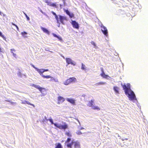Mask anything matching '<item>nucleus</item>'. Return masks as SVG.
Returning <instances> with one entry per match:
<instances>
[{"label":"nucleus","instance_id":"f257e3e1","mask_svg":"<svg viewBox=\"0 0 148 148\" xmlns=\"http://www.w3.org/2000/svg\"><path fill=\"white\" fill-rule=\"evenodd\" d=\"M121 85L124 90L125 95L129 98L130 100L134 101L135 100L137 101V99L135 95L134 92L131 89L130 84L127 83V84L122 83Z\"/></svg>","mask_w":148,"mask_h":148},{"label":"nucleus","instance_id":"f03ea898","mask_svg":"<svg viewBox=\"0 0 148 148\" xmlns=\"http://www.w3.org/2000/svg\"><path fill=\"white\" fill-rule=\"evenodd\" d=\"M48 121H49L51 123V124H53L55 127L60 129L65 130L68 127V125L66 123H64L63 125H62L57 123H54L53 119L51 118L49 119Z\"/></svg>","mask_w":148,"mask_h":148},{"label":"nucleus","instance_id":"7ed1b4c3","mask_svg":"<svg viewBox=\"0 0 148 148\" xmlns=\"http://www.w3.org/2000/svg\"><path fill=\"white\" fill-rule=\"evenodd\" d=\"M32 86L39 90L41 93V96H44L46 95V90L45 88L41 87L38 85H36L34 84H32Z\"/></svg>","mask_w":148,"mask_h":148},{"label":"nucleus","instance_id":"20e7f679","mask_svg":"<svg viewBox=\"0 0 148 148\" xmlns=\"http://www.w3.org/2000/svg\"><path fill=\"white\" fill-rule=\"evenodd\" d=\"M94 100H91L89 101L88 104V105L90 107H91L93 109H96L98 110H100L99 108L97 106L93 105V103L94 102Z\"/></svg>","mask_w":148,"mask_h":148},{"label":"nucleus","instance_id":"39448f33","mask_svg":"<svg viewBox=\"0 0 148 148\" xmlns=\"http://www.w3.org/2000/svg\"><path fill=\"white\" fill-rule=\"evenodd\" d=\"M71 23L73 27L76 29H79V24L76 21L71 20Z\"/></svg>","mask_w":148,"mask_h":148},{"label":"nucleus","instance_id":"423d86ee","mask_svg":"<svg viewBox=\"0 0 148 148\" xmlns=\"http://www.w3.org/2000/svg\"><path fill=\"white\" fill-rule=\"evenodd\" d=\"M101 27L102 28L101 31L106 36H107L108 34V31L107 28L102 25Z\"/></svg>","mask_w":148,"mask_h":148},{"label":"nucleus","instance_id":"0eeeda50","mask_svg":"<svg viewBox=\"0 0 148 148\" xmlns=\"http://www.w3.org/2000/svg\"><path fill=\"white\" fill-rule=\"evenodd\" d=\"M66 61L68 64H71L73 66H75L76 65L75 63L69 58H66Z\"/></svg>","mask_w":148,"mask_h":148},{"label":"nucleus","instance_id":"6e6552de","mask_svg":"<svg viewBox=\"0 0 148 148\" xmlns=\"http://www.w3.org/2000/svg\"><path fill=\"white\" fill-rule=\"evenodd\" d=\"M59 17L60 21L63 24H64V20H67L66 17L65 16H62L61 15H59Z\"/></svg>","mask_w":148,"mask_h":148},{"label":"nucleus","instance_id":"1a4fd4ad","mask_svg":"<svg viewBox=\"0 0 148 148\" xmlns=\"http://www.w3.org/2000/svg\"><path fill=\"white\" fill-rule=\"evenodd\" d=\"M65 12L66 14L68 15L71 18H72L74 16V14L73 13L69 12L68 10H66Z\"/></svg>","mask_w":148,"mask_h":148},{"label":"nucleus","instance_id":"9d476101","mask_svg":"<svg viewBox=\"0 0 148 148\" xmlns=\"http://www.w3.org/2000/svg\"><path fill=\"white\" fill-rule=\"evenodd\" d=\"M74 143V140H72V143L71 144H68L67 145H65V148H72V146Z\"/></svg>","mask_w":148,"mask_h":148},{"label":"nucleus","instance_id":"9b49d317","mask_svg":"<svg viewBox=\"0 0 148 148\" xmlns=\"http://www.w3.org/2000/svg\"><path fill=\"white\" fill-rule=\"evenodd\" d=\"M74 148H79L80 147L79 143L78 142H75L74 141Z\"/></svg>","mask_w":148,"mask_h":148},{"label":"nucleus","instance_id":"f8f14e48","mask_svg":"<svg viewBox=\"0 0 148 148\" xmlns=\"http://www.w3.org/2000/svg\"><path fill=\"white\" fill-rule=\"evenodd\" d=\"M21 103H23V104H27L28 105H31V106H33L34 107H35V106L34 104H32V103H30V102H28L27 101L25 100H22Z\"/></svg>","mask_w":148,"mask_h":148},{"label":"nucleus","instance_id":"ddd939ff","mask_svg":"<svg viewBox=\"0 0 148 148\" xmlns=\"http://www.w3.org/2000/svg\"><path fill=\"white\" fill-rule=\"evenodd\" d=\"M66 100L70 102L73 105H75V100L73 99H72L67 98Z\"/></svg>","mask_w":148,"mask_h":148},{"label":"nucleus","instance_id":"4468645a","mask_svg":"<svg viewBox=\"0 0 148 148\" xmlns=\"http://www.w3.org/2000/svg\"><path fill=\"white\" fill-rule=\"evenodd\" d=\"M41 29L45 33L48 34H49V31L47 29L42 27H41Z\"/></svg>","mask_w":148,"mask_h":148},{"label":"nucleus","instance_id":"2eb2a0df","mask_svg":"<svg viewBox=\"0 0 148 148\" xmlns=\"http://www.w3.org/2000/svg\"><path fill=\"white\" fill-rule=\"evenodd\" d=\"M40 74V75L42 76V75H43L42 73L45 72L43 69H37V71Z\"/></svg>","mask_w":148,"mask_h":148},{"label":"nucleus","instance_id":"dca6fc26","mask_svg":"<svg viewBox=\"0 0 148 148\" xmlns=\"http://www.w3.org/2000/svg\"><path fill=\"white\" fill-rule=\"evenodd\" d=\"M113 90L116 94L119 93V88L117 86H114L113 88Z\"/></svg>","mask_w":148,"mask_h":148},{"label":"nucleus","instance_id":"f3484780","mask_svg":"<svg viewBox=\"0 0 148 148\" xmlns=\"http://www.w3.org/2000/svg\"><path fill=\"white\" fill-rule=\"evenodd\" d=\"M71 141V139L70 138H68L65 142V145H67V144L69 143L71 144L72 143V141L71 143H70Z\"/></svg>","mask_w":148,"mask_h":148},{"label":"nucleus","instance_id":"a211bd4d","mask_svg":"<svg viewBox=\"0 0 148 148\" xmlns=\"http://www.w3.org/2000/svg\"><path fill=\"white\" fill-rule=\"evenodd\" d=\"M56 147L55 148H63L62 146L60 143H58L57 144H56Z\"/></svg>","mask_w":148,"mask_h":148},{"label":"nucleus","instance_id":"6ab92c4d","mask_svg":"<svg viewBox=\"0 0 148 148\" xmlns=\"http://www.w3.org/2000/svg\"><path fill=\"white\" fill-rule=\"evenodd\" d=\"M69 79L71 82H75L76 81V78L74 77H71Z\"/></svg>","mask_w":148,"mask_h":148},{"label":"nucleus","instance_id":"aec40b11","mask_svg":"<svg viewBox=\"0 0 148 148\" xmlns=\"http://www.w3.org/2000/svg\"><path fill=\"white\" fill-rule=\"evenodd\" d=\"M48 5H49L50 6H51L52 7H55L56 8L57 7L55 3H53L50 2L49 3Z\"/></svg>","mask_w":148,"mask_h":148},{"label":"nucleus","instance_id":"412c9836","mask_svg":"<svg viewBox=\"0 0 148 148\" xmlns=\"http://www.w3.org/2000/svg\"><path fill=\"white\" fill-rule=\"evenodd\" d=\"M102 73L101 74V75L103 77L106 78L108 76V75H107L105 74L103 71H102Z\"/></svg>","mask_w":148,"mask_h":148},{"label":"nucleus","instance_id":"4be33fe9","mask_svg":"<svg viewBox=\"0 0 148 148\" xmlns=\"http://www.w3.org/2000/svg\"><path fill=\"white\" fill-rule=\"evenodd\" d=\"M64 100L63 97L61 96H59L58 97V101L59 102L61 101L62 102H63L64 101Z\"/></svg>","mask_w":148,"mask_h":148},{"label":"nucleus","instance_id":"5701e85b","mask_svg":"<svg viewBox=\"0 0 148 148\" xmlns=\"http://www.w3.org/2000/svg\"><path fill=\"white\" fill-rule=\"evenodd\" d=\"M70 83H71V82L69 79H67L65 82H64V84L65 85H68Z\"/></svg>","mask_w":148,"mask_h":148},{"label":"nucleus","instance_id":"b1692460","mask_svg":"<svg viewBox=\"0 0 148 148\" xmlns=\"http://www.w3.org/2000/svg\"><path fill=\"white\" fill-rule=\"evenodd\" d=\"M106 84V82H100L98 83H96V85H103Z\"/></svg>","mask_w":148,"mask_h":148},{"label":"nucleus","instance_id":"393cba45","mask_svg":"<svg viewBox=\"0 0 148 148\" xmlns=\"http://www.w3.org/2000/svg\"><path fill=\"white\" fill-rule=\"evenodd\" d=\"M42 76L44 78H46L48 79L51 77V76L50 75H42Z\"/></svg>","mask_w":148,"mask_h":148},{"label":"nucleus","instance_id":"a878e982","mask_svg":"<svg viewBox=\"0 0 148 148\" xmlns=\"http://www.w3.org/2000/svg\"><path fill=\"white\" fill-rule=\"evenodd\" d=\"M81 69L83 70H86V69L85 65H84L82 63V67Z\"/></svg>","mask_w":148,"mask_h":148},{"label":"nucleus","instance_id":"bb28decb","mask_svg":"<svg viewBox=\"0 0 148 148\" xmlns=\"http://www.w3.org/2000/svg\"><path fill=\"white\" fill-rule=\"evenodd\" d=\"M91 44L92 45H93L94 46V48L95 49H97L98 48L97 46L96 45L95 42L93 41H92L91 42Z\"/></svg>","mask_w":148,"mask_h":148},{"label":"nucleus","instance_id":"cd10ccee","mask_svg":"<svg viewBox=\"0 0 148 148\" xmlns=\"http://www.w3.org/2000/svg\"><path fill=\"white\" fill-rule=\"evenodd\" d=\"M24 14L25 15V17H26L27 20V21H29L30 20V18L27 15V14L25 13L24 12H23Z\"/></svg>","mask_w":148,"mask_h":148},{"label":"nucleus","instance_id":"c85d7f7f","mask_svg":"<svg viewBox=\"0 0 148 148\" xmlns=\"http://www.w3.org/2000/svg\"><path fill=\"white\" fill-rule=\"evenodd\" d=\"M55 17L57 21V23H59V18L57 15L55 16Z\"/></svg>","mask_w":148,"mask_h":148},{"label":"nucleus","instance_id":"c756f323","mask_svg":"<svg viewBox=\"0 0 148 148\" xmlns=\"http://www.w3.org/2000/svg\"><path fill=\"white\" fill-rule=\"evenodd\" d=\"M8 101L10 102L11 103V104L13 105H14L15 104H16V102H12L10 100Z\"/></svg>","mask_w":148,"mask_h":148},{"label":"nucleus","instance_id":"7c9ffc66","mask_svg":"<svg viewBox=\"0 0 148 148\" xmlns=\"http://www.w3.org/2000/svg\"><path fill=\"white\" fill-rule=\"evenodd\" d=\"M0 36H1L4 39V38H5V37L2 34V33L0 31Z\"/></svg>","mask_w":148,"mask_h":148},{"label":"nucleus","instance_id":"2f4dec72","mask_svg":"<svg viewBox=\"0 0 148 148\" xmlns=\"http://www.w3.org/2000/svg\"><path fill=\"white\" fill-rule=\"evenodd\" d=\"M49 119H47V117L46 116H45L44 117V119L43 120V122H44L45 121V120L46 121H48Z\"/></svg>","mask_w":148,"mask_h":148},{"label":"nucleus","instance_id":"473e14b6","mask_svg":"<svg viewBox=\"0 0 148 148\" xmlns=\"http://www.w3.org/2000/svg\"><path fill=\"white\" fill-rule=\"evenodd\" d=\"M43 1L45 2L47 4V5H48L49 3L50 2L47 0H43Z\"/></svg>","mask_w":148,"mask_h":148},{"label":"nucleus","instance_id":"72a5a7b5","mask_svg":"<svg viewBox=\"0 0 148 148\" xmlns=\"http://www.w3.org/2000/svg\"><path fill=\"white\" fill-rule=\"evenodd\" d=\"M27 34V33L25 32H23L21 33V34L23 36L26 35Z\"/></svg>","mask_w":148,"mask_h":148},{"label":"nucleus","instance_id":"f704fd0d","mask_svg":"<svg viewBox=\"0 0 148 148\" xmlns=\"http://www.w3.org/2000/svg\"><path fill=\"white\" fill-rule=\"evenodd\" d=\"M57 38L59 39V40L60 41H62V38L61 37L58 36Z\"/></svg>","mask_w":148,"mask_h":148},{"label":"nucleus","instance_id":"c9c22d12","mask_svg":"<svg viewBox=\"0 0 148 148\" xmlns=\"http://www.w3.org/2000/svg\"><path fill=\"white\" fill-rule=\"evenodd\" d=\"M66 134L69 136H71L70 133L69 132L66 133Z\"/></svg>","mask_w":148,"mask_h":148},{"label":"nucleus","instance_id":"e433bc0d","mask_svg":"<svg viewBox=\"0 0 148 148\" xmlns=\"http://www.w3.org/2000/svg\"><path fill=\"white\" fill-rule=\"evenodd\" d=\"M11 52L13 54L14 53V52L15 51V50L14 49H11Z\"/></svg>","mask_w":148,"mask_h":148},{"label":"nucleus","instance_id":"4c0bfd02","mask_svg":"<svg viewBox=\"0 0 148 148\" xmlns=\"http://www.w3.org/2000/svg\"><path fill=\"white\" fill-rule=\"evenodd\" d=\"M77 133L78 134V135H80L81 134H82V133L81 132H80V131H77Z\"/></svg>","mask_w":148,"mask_h":148},{"label":"nucleus","instance_id":"58836bf2","mask_svg":"<svg viewBox=\"0 0 148 148\" xmlns=\"http://www.w3.org/2000/svg\"><path fill=\"white\" fill-rule=\"evenodd\" d=\"M18 76L20 77H22V75H21V73L20 72H19L18 73Z\"/></svg>","mask_w":148,"mask_h":148},{"label":"nucleus","instance_id":"ea45409f","mask_svg":"<svg viewBox=\"0 0 148 148\" xmlns=\"http://www.w3.org/2000/svg\"><path fill=\"white\" fill-rule=\"evenodd\" d=\"M53 35L54 37H56L57 38H58V35H57L56 34H53Z\"/></svg>","mask_w":148,"mask_h":148},{"label":"nucleus","instance_id":"a19ab883","mask_svg":"<svg viewBox=\"0 0 148 148\" xmlns=\"http://www.w3.org/2000/svg\"><path fill=\"white\" fill-rule=\"evenodd\" d=\"M51 81H54V79H54L53 77H51Z\"/></svg>","mask_w":148,"mask_h":148},{"label":"nucleus","instance_id":"79ce46f5","mask_svg":"<svg viewBox=\"0 0 148 148\" xmlns=\"http://www.w3.org/2000/svg\"><path fill=\"white\" fill-rule=\"evenodd\" d=\"M52 14L53 15H55V16L56 15V14L54 12L52 11Z\"/></svg>","mask_w":148,"mask_h":148},{"label":"nucleus","instance_id":"37998d69","mask_svg":"<svg viewBox=\"0 0 148 148\" xmlns=\"http://www.w3.org/2000/svg\"><path fill=\"white\" fill-rule=\"evenodd\" d=\"M32 66L34 68V69H35L36 70V71H37V69H38V68H37L35 67L34 65H32Z\"/></svg>","mask_w":148,"mask_h":148},{"label":"nucleus","instance_id":"c03bdc74","mask_svg":"<svg viewBox=\"0 0 148 148\" xmlns=\"http://www.w3.org/2000/svg\"><path fill=\"white\" fill-rule=\"evenodd\" d=\"M58 24V27H60V23L59 22V23H57Z\"/></svg>","mask_w":148,"mask_h":148},{"label":"nucleus","instance_id":"a18cd8bd","mask_svg":"<svg viewBox=\"0 0 148 148\" xmlns=\"http://www.w3.org/2000/svg\"><path fill=\"white\" fill-rule=\"evenodd\" d=\"M54 81L56 82H58V80L57 79H54Z\"/></svg>","mask_w":148,"mask_h":148},{"label":"nucleus","instance_id":"49530a36","mask_svg":"<svg viewBox=\"0 0 148 148\" xmlns=\"http://www.w3.org/2000/svg\"><path fill=\"white\" fill-rule=\"evenodd\" d=\"M45 50L46 51H50V52H52V53L53 52L52 51H49V48H47L45 49Z\"/></svg>","mask_w":148,"mask_h":148},{"label":"nucleus","instance_id":"de8ad7c7","mask_svg":"<svg viewBox=\"0 0 148 148\" xmlns=\"http://www.w3.org/2000/svg\"><path fill=\"white\" fill-rule=\"evenodd\" d=\"M44 71L45 72L47 71H49V70L47 69H44Z\"/></svg>","mask_w":148,"mask_h":148},{"label":"nucleus","instance_id":"09e8293b","mask_svg":"<svg viewBox=\"0 0 148 148\" xmlns=\"http://www.w3.org/2000/svg\"><path fill=\"white\" fill-rule=\"evenodd\" d=\"M16 28V29H17V30H18V29H19V28H18V26L16 25V26H15Z\"/></svg>","mask_w":148,"mask_h":148},{"label":"nucleus","instance_id":"8fccbe9b","mask_svg":"<svg viewBox=\"0 0 148 148\" xmlns=\"http://www.w3.org/2000/svg\"><path fill=\"white\" fill-rule=\"evenodd\" d=\"M12 24L13 25H14V26H16V25L15 24H14V23H12Z\"/></svg>","mask_w":148,"mask_h":148},{"label":"nucleus","instance_id":"3c124183","mask_svg":"<svg viewBox=\"0 0 148 148\" xmlns=\"http://www.w3.org/2000/svg\"><path fill=\"white\" fill-rule=\"evenodd\" d=\"M13 56L14 57H16V54H15V53H14V54H13Z\"/></svg>","mask_w":148,"mask_h":148},{"label":"nucleus","instance_id":"603ef678","mask_svg":"<svg viewBox=\"0 0 148 148\" xmlns=\"http://www.w3.org/2000/svg\"><path fill=\"white\" fill-rule=\"evenodd\" d=\"M77 121H78V122L80 124V122H79V120L78 119H77Z\"/></svg>","mask_w":148,"mask_h":148},{"label":"nucleus","instance_id":"864d4df0","mask_svg":"<svg viewBox=\"0 0 148 148\" xmlns=\"http://www.w3.org/2000/svg\"><path fill=\"white\" fill-rule=\"evenodd\" d=\"M84 129V128L83 127H82L80 129L82 130V129Z\"/></svg>","mask_w":148,"mask_h":148},{"label":"nucleus","instance_id":"5fc2aeb1","mask_svg":"<svg viewBox=\"0 0 148 148\" xmlns=\"http://www.w3.org/2000/svg\"><path fill=\"white\" fill-rule=\"evenodd\" d=\"M60 7H61V6H62V5H61V4H60Z\"/></svg>","mask_w":148,"mask_h":148},{"label":"nucleus","instance_id":"6e6d98bb","mask_svg":"<svg viewBox=\"0 0 148 148\" xmlns=\"http://www.w3.org/2000/svg\"><path fill=\"white\" fill-rule=\"evenodd\" d=\"M84 96H85L84 95H82V96L84 97Z\"/></svg>","mask_w":148,"mask_h":148},{"label":"nucleus","instance_id":"4d7b16f0","mask_svg":"<svg viewBox=\"0 0 148 148\" xmlns=\"http://www.w3.org/2000/svg\"><path fill=\"white\" fill-rule=\"evenodd\" d=\"M122 140H124V139H122Z\"/></svg>","mask_w":148,"mask_h":148},{"label":"nucleus","instance_id":"13d9d810","mask_svg":"<svg viewBox=\"0 0 148 148\" xmlns=\"http://www.w3.org/2000/svg\"><path fill=\"white\" fill-rule=\"evenodd\" d=\"M40 11H41V12H42V10H41Z\"/></svg>","mask_w":148,"mask_h":148},{"label":"nucleus","instance_id":"bf43d9fd","mask_svg":"<svg viewBox=\"0 0 148 148\" xmlns=\"http://www.w3.org/2000/svg\"><path fill=\"white\" fill-rule=\"evenodd\" d=\"M63 57L64 58V56H63Z\"/></svg>","mask_w":148,"mask_h":148},{"label":"nucleus","instance_id":"052dcab7","mask_svg":"<svg viewBox=\"0 0 148 148\" xmlns=\"http://www.w3.org/2000/svg\"><path fill=\"white\" fill-rule=\"evenodd\" d=\"M125 139H126V140H127V139H126V138H125Z\"/></svg>","mask_w":148,"mask_h":148}]
</instances>
